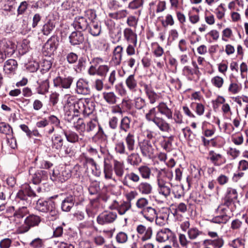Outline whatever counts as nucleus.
<instances>
[{
  "mask_svg": "<svg viewBox=\"0 0 248 248\" xmlns=\"http://www.w3.org/2000/svg\"><path fill=\"white\" fill-rule=\"evenodd\" d=\"M158 113L168 119H172V108H169L166 103L161 102L155 108H152L145 114L147 121L153 122L161 131L168 132L170 129V124L162 117H158Z\"/></svg>",
  "mask_w": 248,
  "mask_h": 248,
  "instance_id": "f257e3e1",
  "label": "nucleus"
},
{
  "mask_svg": "<svg viewBox=\"0 0 248 248\" xmlns=\"http://www.w3.org/2000/svg\"><path fill=\"white\" fill-rule=\"evenodd\" d=\"M156 172L157 191L159 194L166 198L171 192V184L169 181L172 179V171L168 168H163L156 169Z\"/></svg>",
  "mask_w": 248,
  "mask_h": 248,
  "instance_id": "f03ea898",
  "label": "nucleus"
},
{
  "mask_svg": "<svg viewBox=\"0 0 248 248\" xmlns=\"http://www.w3.org/2000/svg\"><path fill=\"white\" fill-rule=\"evenodd\" d=\"M92 65L88 70L90 75H97L101 77H105L108 72L109 67L108 65L103 64L104 60L99 57L94 58L92 60Z\"/></svg>",
  "mask_w": 248,
  "mask_h": 248,
  "instance_id": "7ed1b4c3",
  "label": "nucleus"
},
{
  "mask_svg": "<svg viewBox=\"0 0 248 248\" xmlns=\"http://www.w3.org/2000/svg\"><path fill=\"white\" fill-rule=\"evenodd\" d=\"M41 221V217L39 216L34 214L29 215L25 218L24 223L17 226V231L20 234L26 233L31 228L38 226Z\"/></svg>",
  "mask_w": 248,
  "mask_h": 248,
  "instance_id": "20e7f679",
  "label": "nucleus"
},
{
  "mask_svg": "<svg viewBox=\"0 0 248 248\" xmlns=\"http://www.w3.org/2000/svg\"><path fill=\"white\" fill-rule=\"evenodd\" d=\"M73 108L78 116L82 114L85 117L91 115L93 111L88 98L78 99Z\"/></svg>",
  "mask_w": 248,
  "mask_h": 248,
  "instance_id": "39448f33",
  "label": "nucleus"
},
{
  "mask_svg": "<svg viewBox=\"0 0 248 248\" xmlns=\"http://www.w3.org/2000/svg\"><path fill=\"white\" fill-rule=\"evenodd\" d=\"M16 45L12 41L3 38L0 39V60L12 55L16 49Z\"/></svg>",
  "mask_w": 248,
  "mask_h": 248,
  "instance_id": "423d86ee",
  "label": "nucleus"
},
{
  "mask_svg": "<svg viewBox=\"0 0 248 248\" xmlns=\"http://www.w3.org/2000/svg\"><path fill=\"white\" fill-rule=\"evenodd\" d=\"M86 132L90 134H95L94 137L102 136L104 134L103 129L99 124L96 117L91 118L86 122Z\"/></svg>",
  "mask_w": 248,
  "mask_h": 248,
  "instance_id": "0eeeda50",
  "label": "nucleus"
},
{
  "mask_svg": "<svg viewBox=\"0 0 248 248\" xmlns=\"http://www.w3.org/2000/svg\"><path fill=\"white\" fill-rule=\"evenodd\" d=\"M170 239L172 240L173 247L176 248L179 247L176 237L170 229L163 228L158 231L156 233V240L158 242H165Z\"/></svg>",
  "mask_w": 248,
  "mask_h": 248,
  "instance_id": "6e6552de",
  "label": "nucleus"
},
{
  "mask_svg": "<svg viewBox=\"0 0 248 248\" xmlns=\"http://www.w3.org/2000/svg\"><path fill=\"white\" fill-rule=\"evenodd\" d=\"M138 146L143 157L151 159L155 155V150L150 140H142L139 142Z\"/></svg>",
  "mask_w": 248,
  "mask_h": 248,
  "instance_id": "1a4fd4ad",
  "label": "nucleus"
},
{
  "mask_svg": "<svg viewBox=\"0 0 248 248\" xmlns=\"http://www.w3.org/2000/svg\"><path fill=\"white\" fill-rule=\"evenodd\" d=\"M117 218L116 212L106 211L100 214L96 218V221L99 225H104L113 223Z\"/></svg>",
  "mask_w": 248,
  "mask_h": 248,
  "instance_id": "9d476101",
  "label": "nucleus"
},
{
  "mask_svg": "<svg viewBox=\"0 0 248 248\" xmlns=\"http://www.w3.org/2000/svg\"><path fill=\"white\" fill-rule=\"evenodd\" d=\"M137 232V237H140L142 242L149 240L153 235V230L152 227H146L142 224L138 225L136 229Z\"/></svg>",
  "mask_w": 248,
  "mask_h": 248,
  "instance_id": "9b49d317",
  "label": "nucleus"
},
{
  "mask_svg": "<svg viewBox=\"0 0 248 248\" xmlns=\"http://www.w3.org/2000/svg\"><path fill=\"white\" fill-rule=\"evenodd\" d=\"M39 77V79L37 81V83L39 85L37 88V93L40 94H45L48 92L49 88L48 76L47 74L45 75L41 74Z\"/></svg>",
  "mask_w": 248,
  "mask_h": 248,
  "instance_id": "f8f14e48",
  "label": "nucleus"
},
{
  "mask_svg": "<svg viewBox=\"0 0 248 248\" xmlns=\"http://www.w3.org/2000/svg\"><path fill=\"white\" fill-rule=\"evenodd\" d=\"M140 180V176L134 172L127 173L122 180L123 184L129 188L132 187V184H138Z\"/></svg>",
  "mask_w": 248,
  "mask_h": 248,
  "instance_id": "ddd939ff",
  "label": "nucleus"
},
{
  "mask_svg": "<svg viewBox=\"0 0 248 248\" xmlns=\"http://www.w3.org/2000/svg\"><path fill=\"white\" fill-rule=\"evenodd\" d=\"M58 45L59 37L57 36H52L45 43L43 49L47 55H50L56 50Z\"/></svg>",
  "mask_w": 248,
  "mask_h": 248,
  "instance_id": "4468645a",
  "label": "nucleus"
},
{
  "mask_svg": "<svg viewBox=\"0 0 248 248\" xmlns=\"http://www.w3.org/2000/svg\"><path fill=\"white\" fill-rule=\"evenodd\" d=\"M207 159L216 166H220L226 162V158L221 154L213 150L209 151Z\"/></svg>",
  "mask_w": 248,
  "mask_h": 248,
  "instance_id": "2eb2a0df",
  "label": "nucleus"
},
{
  "mask_svg": "<svg viewBox=\"0 0 248 248\" xmlns=\"http://www.w3.org/2000/svg\"><path fill=\"white\" fill-rule=\"evenodd\" d=\"M76 92L78 94L88 95L91 93L88 81L80 78L77 82Z\"/></svg>",
  "mask_w": 248,
  "mask_h": 248,
  "instance_id": "dca6fc26",
  "label": "nucleus"
},
{
  "mask_svg": "<svg viewBox=\"0 0 248 248\" xmlns=\"http://www.w3.org/2000/svg\"><path fill=\"white\" fill-rule=\"evenodd\" d=\"M142 86L149 103L152 105L155 104L159 98V95L154 91L151 85L143 83Z\"/></svg>",
  "mask_w": 248,
  "mask_h": 248,
  "instance_id": "f3484780",
  "label": "nucleus"
},
{
  "mask_svg": "<svg viewBox=\"0 0 248 248\" xmlns=\"http://www.w3.org/2000/svg\"><path fill=\"white\" fill-rule=\"evenodd\" d=\"M73 80V78L71 77L67 78L58 77L53 80L54 86L64 89H69L72 84Z\"/></svg>",
  "mask_w": 248,
  "mask_h": 248,
  "instance_id": "a211bd4d",
  "label": "nucleus"
},
{
  "mask_svg": "<svg viewBox=\"0 0 248 248\" xmlns=\"http://www.w3.org/2000/svg\"><path fill=\"white\" fill-rule=\"evenodd\" d=\"M29 214V210L26 206H22L16 209L13 214V221L18 226L20 225L22 218Z\"/></svg>",
  "mask_w": 248,
  "mask_h": 248,
  "instance_id": "6ab92c4d",
  "label": "nucleus"
},
{
  "mask_svg": "<svg viewBox=\"0 0 248 248\" xmlns=\"http://www.w3.org/2000/svg\"><path fill=\"white\" fill-rule=\"evenodd\" d=\"M71 45L76 46L82 44L85 40L84 34L79 31H73L69 37Z\"/></svg>",
  "mask_w": 248,
  "mask_h": 248,
  "instance_id": "aec40b11",
  "label": "nucleus"
},
{
  "mask_svg": "<svg viewBox=\"0 0 248 248\" xmlns=\"http://www.w3.org/2000/svg\"><path fill=\"white\" fill-rule=\"evenodd\" d=\"M51 148L54 152H60L63 145V139L59 134H54L51 138Z\"/></svg>",
  "mask_w": 248,
  "mask_h": 248,
  "instance_id": "412c9836",
  "label": "nucleus"
},
{
  "mask_svg": "<svg viewBox=\"0 0 248 248\" xmlns=\"http://www.w3.org/2000/svg\"><path fill=\"white\" fill-rule=\"evenodd\" d=\"M147 220L151 222L154 221L156 217V211L155 209L151 207H146L143 209L140 213Z\"/></svg>",
  "mask_w": 248,
  "mask_h": 248,
  "instance_id": "4be33fe9",
  "label": "nucleus"
},
{
  "mask_svg": "<svg viewBox=\"0 0 248 248\" xmlns=\"http://www.w3.org/2000/svg\"><path fill=\"white\" fill-rule=\"evenodd\" d=\"M123 33L124 38L127 43L137 44V34L131 29L129 28L124 29Z\"/></svg>",
  "mask_w": 248,
  "mask_h": 248,
  "instance_id": "5701e85b",
  "label": "nucleus"
},
{
  "mask_svg": "<svg viewBox=\"0 0 248 248\" xmlns=\"http://www.w3.org/2000/svg\"><path fill=\"white\" fill-rule=\"evenodd\" d=\"M89 23L85 17L80 16L75 18L73 24L76 29L85 31L87 29Z\"/></svg>",
  "mask_w": 248,
  "mask_h": 248,
  "instance_id": "b1692460",
  "label": "nucleus"
},
{
  "mask_svg": "<svg viewBox=\"0 0 248 248\" xmlns=\"http://www.w3.org/2000/svg\"><path fill=\"white\" fill-rule=\"evenodd\" d=\"M87 29L88 30V32L93 36H97L101 32L100 23L96 20L90 22Z\"/></svg>",
  "mask_w": 248,
  "mask_h": 248,
  "instance_id": "393cba45",
  "label": "nucleus"
},
{
  "mask_svg": "<svg viewBox=\"0 0 248 248\" xmlns=\"http://www.w3.org/2000/svg\"><path fill=\"white\" fill-rule=\"evenodd\" d=\"M75 201V197L72 195H69L65 197L62 203L61 208L62 211H70L74 205Z\"/></svg>",
  "mask_w": 248,
  "mask_h": 248,
  "instance_id": "a878e982",
  "label": "nucleus"
},
{
  "mask_svg": "<svg viewBox=\"0 0 248 248\" xmlns=\"http://www.w3.org/2000/svg\"><path fill=\"white\" fill-rule=\"evenodd\" d=\"M102 96L106 102L110 105L116 104L119 98L113 92H103Z\"/></svg>",
  "mask_w": 248,
  "mask_h": 248,
  "instance_id": "bb28decb",
  "label": "nucleus"
},
{
  "mask_svg": "<svg viewBox=\"0 0 248 248\" xmlns=\"http://www.w3.org/2000/svg\"><path fill=\"white\" fill-rule=\"evenodd\" d=\"M123 47L119 45L115 47L113 51L112 60L115 65H119L122 59Z\"/></svg>",
  "mask_w": 248,
  "mask_h": 248,
  "instance_id": "cd10ccee",
  "label": "nucleus"
},
{
  "mask_svg": "<svg viewBox=\"0 0 248 248\" xmlns=\"http://www.w3.org/2000/svg\"><path fill=\"white\" fill-rule=\"evenodd\" d=\"M125 141L126 145L127 150L129 152H132L135 149V137L134 133L129 132L125 138Z\"/></svg>",
  "mask_w": 248,
  "mask_h": 248,
  "instance_id": "c85d7f7f",
  "label": "nucleus"
},
{
  "mask_svg": "<svg viewBox=\"0 0 248 248\" xmlns=\"http://www.w3.org/2000/svg\"><path fill=\"white\" fill-rule=\"evenodd\" d=\"M113 169L116 176L118 178H122L124 172V163L117 160H114Z\"/></svg>",
  "mask_w": 248,
  "mask_h": 248,
  "instance_id": "c756f323",
  "label": "nucleus"
},
{
  "mask_svg": "<svg viewBox=\"0 0 248 248\" xmlns=\"http://www.w3.org/2000/svg\"><path fill=\"white\" fill-rule=\"evenodd\" d=\"M53 203L54 202L52 201H46L39 199L37 202L36 208L40 212H47L50 206L53 205Z\"/></svg>",
  "mask_w": 248,
  "mask_h": 248,
  "instance_id": "7c9ffc66",
  "label": "nucleus"
},
{
  "mask_svg": "<svg viewBox=\"0 0 248 248\" xmlns=\"http://www.w3.org/2000/svg\"><path fill=\"white\" fill-rule=\"evenodd\" d=\"M0 133L5 135L7 138L13 137V131L12 127L5 122L0 123Z\"/></svg>",
  "mask_w": 248,
  "mask_h": 248,
  "instance_id": "2f4dec72",
  "label": "nucleus"
},
{
  "mask_svg": "<svg viewBox=\"0 0 248 248\" xmlns=\"http://www.w3.org/2000/svg\"><path fill=\"white\" fill-rule=\"evenodd\" d=\"M17 63L14 59H9L7 60L3 67V70L6 73L10 74L14 72L17 68Z\"/></svg>",
  "mask_w": 248,
  "mask_h": 248,
  "instance_id": "473e14b6",
  "label": "nucleus"
},
{
  "mask_svg": "<svg viewBox=\"0 0 248 248\" xmlns=\"http://www.w3.org/2000/svg\"><path fill=\"white\" fill-rule=\"evenodd\" d=\"M64 135L66 140L72 143L78 142L79 140H82L81 138H79L78 135L76 132L71 130L64 131Z\"/></svg>",
  "mask_w": 248,
  "mask_h": 248,
  "instance_id": "72a5a7b5",
  "label": "nucleus"
},
{
  "mask_svg": "<svg viewBox=\"0 0 248 248\" xmlns=\"http://www.w3.org/2000/svg\"><path fill=\"white\" fill-rule=\"evenodd\" d=\"M126 160L131 165L138 166L141 162L142 159L138 153H132L130 155L128 154Z\"/></svg>",
  "mask_w": 248,
  "mask_h": 248,
  "instance_id": "f704fd0d",
  "label": "nucleus"
},
{
  "mask_svg": "<svg viewBox=\"0 0 248 248\" xmlns=\"http://www.w3.org/2000/svg\"><path fill=\"white\" fill-rule=\"evenodd\" d=\"M64 99L65 100L64 106V108H65V109L73 108L78 100L75 96L69 94H65L64 96Z\"/></svg>",
  "mask_w": 248,
  "mask_h": 248,
  "instance_id": "c9c22d12",
  "label": "nucleus"
},
{
  "mask_svg": "<svg viewBox=\"0 0 248 248\" xmlns=\"http://www.w3.org/2000/svg\"><path fill=\"white\" fill-rule=\"evenodd\" d=\"M125 84L130 91L132 92H135L136 91L137 81L135 78L134 75H130L126 78Z\"/></svg>",
  "mask_w": 248,
  "mask_h": 248,
  "instance_id": "e433bc0d",
  "label": "nucleus"
},
{
  "mask_svg": "<svg viewBox=\"0 0 248 248\" xmlns=\"http://www.w3.org/2000/svg\"><path fill=\"white\" fill-rule=\"evenodd\" d=\"M131 208V203L122 201L120 202L117 211L119 215H124Z\"/></svg>",
  "mask_w": 248,
  "mask_h": 248,
  "instance_id": "4c0bfd02",
  "label": "nucleus"
},
{
  "mask_svg": "<svg viewBox=\"0 0 248 248\" xmlns=\"http://www.w3.org/2000/svg\"><path fill=\"white\" fill-rule=\"evenodd\" d=\"M139 191L142 194H149L152 192V186L147 182H142L137 187Z\"/></svg>",
  "mask_w": 248,
  "mask_h": 248,
  "instance_id": "58836bf2",
  "label": "nucleus"
},
{
  "mask_svg": "<svg viewBox=\"0 0 248 248\" xmlns=\"http://www.w3.org/2000/svg\"><path fill=\"white\" fill-rule=\"evenodd\" d=\"M131 120L127 116L123 117L120 122L119 129L120 130L125 132H127L130 128V123Z\"/></svg>",
  "mask_w": 248,
  "mask_h": 248,
  "instance_id": "ea45409f",
  "label": "nucleus"
},
{
  "mask_svg": "<svg viewBox=\"0 0 248 248\" xmlns=\"http://www.w3.org/2000/svg\"><path fill=\"white\" fill-rule=\"evenodd\" d=\"M138 170L141 177L145 179H149L151 177V170L147 166H141L138 168Z\"/></svg>",
  "mask_w": 248,
  "mask_h": 248,
  "instance_id": "a19ab883",
  "label": "nucleus"
},
{
  "mask_svg": "<svg viewBox=\"0 0 248 248\" xmlns=\"http://www.w3.org/2000/svg\"><path fill=\"white\" fill-rule=\"evenodd\" d=\"M74 127L79 132L80 135L84 136V133L86 132V123H84L82 119L78 118L77 121L74 123Z\"/></svg>",
  "mask_w": 248,
  "mask_h": 248,
  "instance_id": "79ce46f5",
  "label": "nucleus"
},
{
  "mask_svg": "<svg viewBox=\"0 0 248 248\" xmlns=\"http://www.w3.org/2000/svg\"><path fill=\"white\" fill-rule=\"evenodd\" d=\"M153 47V53L154 56L156 58L161 57L164 53V49L157 42L152 44Z\"/></svg>",
  "mask_w": 248,
  "mask_h": 248,
  "instance_id": "37998d69",
  "label": "nucleus"
},
{
  "mask_svg": "<svg viewBox=\"0 0 248 248\" xmlns=\"http://www.w3.org/2000/svg\"><path fill=\"white\" fill-rule=\"evenodd\" d=\"M183 74L188 77V79L192 80V77L194 75H197L198 77L199 76L200 74L197 72L194 69L191 68L189 66H185L182 70Z\"/></svg>",
  "mask_w": 248,
  "mask_h": 248,
  "instance_id": "c03bdc74",
  "label": "nucleus"
},
{
  "mask_svg": "<svg viewBox=\"0 0 248 248\" xmlns=\"http://www.w3.org/2000/svg\"><path fill=\"white\" fill-rule=\"evenodd\" d=\"M47 172L45 170H39L37 173H36L32 178V182L34 184H38L40 183L42 180L45 179L46 177Z\"/></svg>",
  "mask_w": 248,
  "mask_h": 248,
  "instance_id": "a18cd8bd",
  "label": "nucleus"
},
{
  "mask_svg": "<svg viewBox=\"0 0 248 248\" xmlns=\"http://www.w3.org/2000/svg\"><path fill=\"white\" fill-rule=\"evenodd\" d=\"M202 234V232L196 227L191 228L187 231L188 238L190 240H195Z\"/></svg>",
  "mask_w": 248,
  "mask_h": 248,
  "instance_id": "49530a36",
  "label": "nucleus"
},
{
  "mask_svg": "<svg viewBox=\"0 0 248 248\" xmlns=\"http://www.w3.org/2000/svg\"><path fill=\"white\" fill-rule=\"evenodd\" d=\"M211 83L214 87L220 89L223 87L224 80L223 78L219 76H216L211 78Z\"/></svg>",
  "mask_w": 248,
  "mask_h": 248,
  "instance_id": "de8ad7c7",
  "label": "nucleus"
},
{
  "mask_svg": "<svg viewBox=\"0 0 248 248\" xmlns=\"http://www.w3.org/2000/svg\"><path fill=\"white\" fill-rule=\"evenodd\" d=\"M190 107L195 110L197 115L201 116L203 114L205 108L202 103L192 102Z\"/></svg>",
  "mask_w": 248,
  "mask_h": 248,
  "instance_id": "09e8293b",
  "label": "nucleus"
},
{
  "mask_svg": "<svg viewBox=\"0 0 248 248\" xmlns=\"http://www.w3.org/2000/svg\"><path fill=\"white\" fill-rule=\"evenodd\" d=\"M64 110L65 111V119L68 122H72L74 117H78L74 108L65 109L64 108Z\"/></svg>",
  "mask_w": 248,
  "mask_h": 248,
  "instance_id": "8fccbe9b",
  "label": "nucleus"
},
{
  "mask_svg": "<svg viewBox=\"0 0 248 248\" xmlns=\"http://www.w3.org/2000/svg\"><path fill=\"white\" fill-rule=\"evenodd\" d=\"M172 192L174 198L177 199L181 198L184 195L183 187L179 185H176L173 186Z\"/></svg>",
  "mask_w": 248,
  "mask_h": 248,
  "instance_id": "3c124183",
  "label": "nucleus"
},
{
  "mask_svg": "<svg viewBox=\"0 0 248 248\" xmlns=\"http://www.w3.org/2000/svg\"><path fill=\"white\" fill-rule=\"evenodd\" d=\"M104 173L106 179L112 180L115 181L113 174V168L112 166H104Z\"/></svg>",
  "mask_w": 248,
  "mask_h": 248,
  "instance_id": "603ef678",
  "label": "nucleus"
},
{
  "mask_svg": "<svg viewBox=\"0 0 248 248\" xmlns=\"http://www.w3.org/2000/svg\"><path fill=\"white\" fill-rule=\"evenodd\" d=\"M88 190L91 195L97 194L100 190L99 182L96 181L92 182Z\"/></svg>",
  "mask_w": 248,
  "mask_h": 248,
  "instance_id": "864d4df0",
  "label": "nucleus"
},
{
  "mask_svg": "<svg viewBox=\"0 0 248 248\" xmlns=\"http://www.w3.org/2000/svg\"><path fill=\"white\" fill-rule=\"evenodd\" d=\"M115 151L120 155H128V153L126 152L125 144L123 141H120L115 144Z\"/></svg>",
  "mask_w": 248,
  "mask_h": 248,
  "instance_id": "5fc2aeb1",
  "label": "nucleus"
},
{
  "mask_svg": "<svg viewBox=\"0 0 248 248\" xmlns=\"http://www.w3.org/2000/svg\"><path fill=\"white\" fill-rule=\"evenodd\" d=\"M241 90V86L237 83L231 81L228 87V92L232 94L238 93Z\"/></svg>",
  "mask_w": 248,
  "mask_h": 248,
  "instance_id": "6e6d98bb",
  "label": "nucleus"
},
{
  "mask_svg": "<svg viewBox=\"0 0 248 248\" xmlns=\"http://www.w3.org/2000/svg\"><path fill=\"white\" fill-rule=\"evenodd\" d=\"M233 36V32L230 28H226L222 31L221 40L225 42H227L229 39H231Z\"/></svg>",
  "mask_w": 248,
  "mask_h": 248,
  "instance_id": "4d7b16f0",
  "label": "nucleus"
},
{
  "mask_svg": "<svg viewBox=\"0 0 248 248\" xmlns=\"http://www.w3.org/2000/svg\"><path fill=\"white\" fill-rule=\"evenodd\" d=\"M55 28V25L53 22L49 20L46 23L43 28L42 32L44 35H47Z\"/></svg>",
  "mask_w": 248,
  "mask_h": 248,
  "instance_id": "13d9d810",
  "label": "nucleus"
},
{
  "mask_svg": "<svg viewBox=\"0 0 248 248\" xmlns=\"http://www.w3.org/2000/svg\"><path fill=\"white\" fill-rule=\"evenodd\" d=\"M134 104L137 109H141L145 108L148 105V103L144 99L141 97H138L135 99Z\"/></svg>",
  "mask_w": 248,
  "mask_h": 248,
  "instance_id": "bf43d9fd",
  "label": "nucleus"
},
{
  "mask_svg": "<svg viewBox=\"0 0 248 248\" xmlns=\"http://www.w3.org/2000/svg\"><path fill=\"white\" fill-rule=\"evenodd\" d=\"M225 197L232 200H236L238 197V194L235 189L232 187H228L227 189Z\"/></svg>",
  "mask_w": 248,
  "mask_h": 248,
  "instance_id": "052dcab7",
  "label": "nucleus"
},
{
  "mask_svg": "<svg viewBox=\"0 0 248 248\" xmlns=\"http://www.w3.org/2000/svg\"><path fill=\"white\" fill-rule=\"evenodd\" d=\"M244 240L240 238H237L231 241L229 245L230 247H232L233 248H240L241 247L244 246Z\"/></svg>",
  "mask_w": 248,
  "mask_h": 248,
  "instance_id": "680f3d73",
  "label": "nucleus"
},
{
  "mask_svg": "<svg viewBox=\"0 0 248 248\" xmlns=\"http://www.w3.org/2000/svg\"><path fill=\"white\" fill-rule=\"evenodd\" d=\"M116 240L118 243H125L128 240V235L125 232H120L116 236Z\"/></svg>",
  "mask_w": 248,
  "mask_h": 248,
  "instance_id": "e2e57ef3",
  "label": "nucleus"
},
{
  "mask_svg": "<svg viewBox=\"0 0 248 248\" xmlns=\"http://www.w3.org/2000/svg\"><path fill=\"white\" fill-rule=\"evenodd\" d=\"M228 217L226 215H222L221 216H216L213 217L211 221L217 224H225L228 220Z\"/></svg>",
  "mask_w": 248,
  "mask_h": 248,
  "instance_id": "0e129e2a",
  "label": "nucleus"
},
{
  "mask_svg": "<svg viewBox=\"0 0 248 248\" xmlns=\"http://www.w3.org/2000/svg\"><path fill=\"white\" fill-rule=\"evenodd\" d=\"M86 19H88L90 22L95 21V19L96 17L95 11L93 9H88L84 12L83 16Z\"/></svg>",
  "mask_w": 248,
  "mask_h": 248,
  "instance_id": "69168bd1",
  "label": "nucleus"
},
{
  "mask_svg": "<svg viewBox=\"0 0 248 248\" xmlns=\"http://www.w3.org/2000/svg\"><path fill=\"white\" fill-rule=\"evenodd\" d=\"M44 243L43 239L37 238L30 242V246L32 248H41L44 246Z\"/></svg>",
  "mask_w": 248,
  "mask_h": 248,
  "instance_id": "338daca9",
  "label": "nucleus"
},
{
  "mask_svg": "<svg viewBox=\"0 0 248 248\" xmlns=\"http://www.w3.org/2000/svg\"><path fill=\"white\" fill-rule=\"evenodd\" d=\"M117 81L116 72L115 70L112 71L109 74L108 77V83L110 87H107V89H109L111 87L113 86Z\"/></svg>",
  "mask_w": 248,
  "mask_h": 248,
  "instance_id": "774afa93",
  "label": "nucleus"
}]
</instances>
